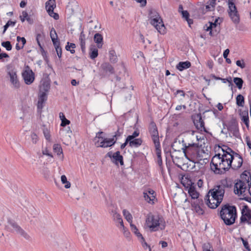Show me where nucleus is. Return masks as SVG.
I'll return each instance as SVG.
<instances>
[{
	"mask_svg": "<svg viewBox=\"0 0 251 251\" xmlns=\"http://www.w3.org/2000/svg\"><path fill=\"white\" fill-rule=\"evenodd\" d=\"M182 148L181 150L184 156L188 160L193 162L201 159L202 156L200 153V148L198 143L193 142L186 143L183 140H182Z\"/></svg>",
	"mask_w": 251,
	"mask_h": 251,
	"instance_id": "f257e3e1",
	"label": "nucleus"
},
{
	"mask_svg": "<svg viewBox=\"0 0 251 251\" xmlns=\"http://www.w3.org/2000/svg\"><path fill=\"white\" fill-rule=\"evenodd\" d=\"M232 186V184L230 181L227 179H222L220 184L215 185L213 189L210 190L208 194L212 197V201H215L218 199V203H221L225 192L227 189L231 188Z\"/></svg>",
	"mask_w": 251,
	"mask_h": 251,
	"instance_id": "f03ea898",
	"label": "nucleus"
},
{
	"mask_svg": "<svg viewBox=\"0 0 251 251\" xmlns=\"http://www.w3.org/2000/svg\"><path fill=\"white\" fill-rule=\"evenodd\" d=\"M219 214L222 220H236L237 218L236 206L229 203L221 206Z\"/></svg>",
	"mask_w": 251,
	"mask_h": 251,
	"instance_id": "7ed1b4c3",
	"label": "nucleus"
},
{
	"mask_svg": "<svg viewBox=\"0 0 251 251\" xmlns=\"http://www.w3.org/2000/svg\"><path fill=\"white\" fill-rule=\"evenodd\" d=\"M226 157L225 155H222L221 156L220 153L215 154L212 158L210 162V168L216 174H222L221 170L225 169V166L223 165L224 162V157Z\"/></svg>",
	"mask_w": 251,
	"mask_h": 251,
	"instance_id": "20e7f679",
	"label": "nucleus"
},
{
	"mask_svg": "<svg viewBox=\"0 0 251 251\" xmlns=\"http://www.w3.org/2000/svg\"><path fill=\"white\" fill-rule=\"evenodd\" d=\"M5 228L8 231L15 232L17 234H19L26 240L30 241L31 240L30 236L15 221H7V224L5 225Z\"/></svg>",
	"mask_w": 251,
	"mask_h": 251,
	"instance_id": "39448f33",
	"label": "nucleus"
},
{
	"mask_svg": "<svg viewBox=\"0 0 251 251\" xmlns=\"http://www.w3.org/2000/svg\"><path fill=\"white\" fill-rule=\"evenodd\" d=\"M150 23L160 34H164L166 33V27L162 19L157 13H155L154 15L151 16Z\"/></svg>",
	"mask_w": 251,
	"mask_h": 251,
	"instance_id": "423d86ee",
	"label": "nucleus"
},
{
	"mask_svg": "<svg viewBox=\"0 0 251 251\" xmlns=\"http://www.w3.org/2000/svg\"><path fill=\"white\" fill-rule=\"evenodd\" d=\"M22 76L27 85L32 83L35 79V74L28 65L25 66Z\"/></svg>",
	"mask_w": 251,
	"mask_h": 251,
	"instance_id": "0eeeda50",
	"label": "nucleus"
},
{
	"mask_svg": "<svg viewBox=\"0 0 251 251\" xmlns=\"http://www.w3.org/2000/svg\"><path fill=\"white\" fill-rule=\"evenodd\" d=\"M149 131L153 142L154 146H159L160 144L157 127L155 123L152 121L149 126Z\"/></svg>",
	"mask_w": 251,
	"mask_h": 251,
	"instance_id": "6e6552de",
	"label": "nucleus"
},
{
	"mask_svg": "<svg viewBox=\"0 0 251 251\" xmlns=\"http://www.w3.org/2000/svg\"><path fill=\"white\" fill-rule=\"evenodd\" d=\"M228 4V15L232 21L235 24L239 23L240 21L239 15L238 13L237 8L233 1H230Z\"/></svg>",
	"mask_w": 251,
	"mask_h": 251,
	"instance_id": "1a4fd4ad",
	"label": "nucleus"
},
{
	"mask_svg": "<svg viewBox=\"0 0 251 251\" xmlns=\"http://www.w3.org/2000/svg\"><path fill=\"white\" fill-rule=\"evenodd\" d=\"M115 225L123 233L127 241L132 240V236L128 229L124 225L123 221H116Z\"/></svg>",
	"mask_w": 251,
	"mask_h": 251,
	"instance_id": "9d476101",
	"label": "nucleus"
},
{
	"mask_svg": "<svg viewBox=\"0 0 251 251\" xmlns=\"http://www.w3.org/2000/svg\"><path fill=\"white\" fill-rule=\"evenodd\" d=\"M247 183L243 180H237L234 184V192L235 194L243 196L246 195L245 192L247 190Z\"/></svg>",
	"mask_w": 251,
	"mask_h": 251,
	"instance_id": "9b49d317",
	"label": "nucleus"
},
{
	"mask_svg": "<svg viewBox=\"0 0 251 251\" xmlns=\"http://www.w3.org/2000/svg\"><path fill=\"white\" fill-rule=\"evenodd\" d=\"M106 156L112 159V162L115 164L118 165L120 163L121 165H124L123 157L120 154V152L117 151L114 153L112 154V151H109L106 154Z\"/></svg>",
	"mask_w": 251,
	"mask_h": 251,
	"instance_id": "f8f14e48",
	"label": "nucleus"
},
{
	"mask_svg": "<svg viewBox=\"0 0 251 251\" xmlns=\"http://www.w3.org/2000/svg\"><path fill=\"white\" fill-rule=\"evenodd\" d=\"M116 142V139L114 138H104L100 142L98 140L95 145L97 147L107 148L114 145Z\"/></svg>",
	"mask_w": 251,
	"mask_h": 251,
	"instance_id": "ddd939ff",
	"label": "nucleus"
},
{
	"mask_svg": "<svg viewBox=\"0 0 251 251\" xmlns=\"http://www.w3.org/2000/svg\"><path fill=\"white\" fill-rule=\"evenodd\" d=\"M193 123L196 128L201 131L207 132L206 128L204 126V122L202 119L201 114L196 115L193 119Z\"/></svg>",
	"mask_w": 251,
	"mask_h": 251,
	"instance_id": "4468645a",
	"label": "nucleus"
},
{
	"mask_svg": "<svg viewBox=\"0 0 251 251\" xmlns=\"http://www.w3.org/2000/svg\"><path fill=\"white\" fill-rule=\"evenodd\" d=\"M10 77V81L15 88L18 89L20 87V83L18 78L17 72L14 69H11L7 73Z\"/></svg>",
	"mask_w": 251,
	"mask_h": 251,
	"instance_id": "2eb2a0df",
	"label": "nucleus"
},
{
	"mask_svg": "<svg viewBox=\"0 0 251 251\" xmlns=\"http://www.w3.org/2000/svg\"><path fill=\"white\" fill-rule=\"evenodd\" d=\"M145 227L151 232L157 231L160 228L159 221H146Z\"/></svg>",
	"mask_w": 251,
	"mask_h": 251,
	"instance_id": "dca6fc26",
	"label": "nucleus"
},
{
	"mask_svg": "<svg viewBox=\"0 0 251 251\" xmlns=\"http://www.w3.org/2000/svg\"><path fill=\"white\" fill-rule=\"evenodd\" d=\"M241 217L240 220H251V210L247 205H240Z\"/></svg>",
	"mask_w": 251,
	"mask_h": 251,
	"instance_id": "f3484780",
	"label": "nucleus"
},
{
	"mask_svg": "<svg viewBox=\"0 0 251 251\" xmlns=\"http://www.w3.org/2000/svg\"><path fill=\"white\" fill-rule=\"evenodd\" d=\"M100 68L103 74H104L103 75L104 76L107 75H110L115 73L114 68L108 62L102 63L100 66Z\"/></svg>",
	"mask_w": 251,
	"mask_h": 251,
	"instance_id": "a211bd4d",
	"label": "nucleus"
},
{
	"mask_svg": "<svg viewBox=\"0 0 251 251\" xmlns=\"http://www.w3.org/2000/svg\"><path fill=\"white\" fill-rule=\"evenodd\" d=\"M233 161V164L232 166L231 165V168L234 170H237L239 169L243 164V158L238 153H235Z\"/></svg>",
	"mask_w": 251,
	"mask_h": 251,
	"instance_id": "6ab92c4d",
	"label": "nucleus"
},
{
	"mask_svg": "<svg viewBox=\"0 0 251 251\" xmlns=\"http://www.w3.org/2000/svg\"><path fill=\"white\" fill-rule=\"evenodd\" d=\"M210 195L208 194L204 197V201L206 205L211 209L216 208L221 203H218V199L215 201H212L210 199Z\"/></svg>",
	"mask_w": 251,
	"mask_h": 251,
	"instance_id": "aec40b11",
	"label": "nucleus"
},
{
	"mask_svg": "<svg viewBox=\"0 0 251 251\" xmlns=\"http://www.w3.org/2000/svg\"><path fill=\"white\" fill-rule=\"evenodd\" d=\"M217 22H218V19H216L214 23L212 22H209V25H205L204 26V28H205L206 27V28L205 29L206 31H209V34L211 36H214L217 35L218 32L217 31V30L214 31L213 30V28H216L217 25Z\"/></svg>",
	"mask_w": 251,
	"mask_h": 251,
	"instance_id": "412c9836",
	"label": "nucleus"
},
{
	"mask_svg": "<svg viewBox=\"0 0 251 251\" xmlns=\"http://www.w3.org/2000/svg\"><path fill=\"white\" fill-rule=\"evenodd\" d=\"M201 204H202V200H197L192 202V205L198 215H202L204 213V210L201 206Z\"/></svg>",
	"mask_w": 251,
	"mask_h": 251,
	"instance_id": "4be33fe9",
	"label": "nucleus"
},
{
	"mask_svg": "<svg viewBox=\"0 0 251 251\" xmlns=\"http://www.w3.org/2000/svg\"><path fill=\"white\" fill-rule=\"evenodd\" d=\"M181 183L183 185V186L185 187V190L187 191L190 187H192L195 185L194 183H193L190 178H188V176L185 177L184 178L182 177L181 180Z\"/></svg>",
	"mask_w": 251,
	"mask_h": 251,
	"instance_id": "5701e85b",
	"label": "nucleus"
},
{
	"mask_svg": "<svg viewBox=\"0 0 251 251\" xmlns=\"http://www.w3.org/2000/svg\"><path fill=\"white\" fill-rule=\"evenodd\" d=\"M79 41L80 42V46L81 48V50L83 52V53H85V44H86V36L83 31L81 32L79 37Z\"/></svg>",
	"mask_w": 251,
	"mask_h": 251,
	"instance_id": "b1692460",
	"label": "nucleus"
},
{
	"mask_svg": "<svg viewBox=\"0 0 251 251\" xmlns=\"http://www.w3.org/2000/svg\"><path fill=\"white\" fill-rule=\"evenodd\" d=\"M187 191H188L189 195L191 197L192 199H194V201L197 200H200L199 199V194L196 191L195 185L190 187Z\"/></svg>",
	"mask_w": 251,
	"mask_h": 251,
	"instance_id": "393cba45",
	"label": "nucleus"
},
{
	"mask_svg": "<svg viewBox=\"0 0 251 251\" xmlns=\"http://www.w3.org/2000/svg\"><path fill=\"white\" fill-rule=\"evenodd\" d=\"M191 66L190 62L186 61L185 62H179L176 65V68L180 71L189 68Z\"/></svg>",
	"mask_w": 251,
	"mask_h": 251,
	"instance_id": "a878e982",
	"label": "nucleus"
},
{
	"mask_svg": "<svg viewBox=\"0 0 251 251\" xmlns=\"http://www.w3.org/2000/svg\"><path fill=\"white\" fill-rule=\"evenodd\" d=\"M241 180H243L248 184L251 182V174L250 172L248 171H244L241 175Z\"/></svg>",
	"mask_w": 251,
	"mask_h": 251,
	"instance_id": "bb28decb",
	"label": "nucleus"
},
{
	"mask_svg": "<svg viewBox=\"0 0 251 251\" xmlns=\"http://www.w3.org/2000/svg\"><path fill=\"white\" fill-rule=\"evenodd\" d=\"M56 7V3L55 0H49L46 2V9L48 13L52 12L54 9Z\"/></svg>",
	"mask_w": 251,
	"mask_h": 251,
	"instance_id": "cd10ccee",
	"label": "nucleus"
},
{
	"mask_svg": "<svg viewBox=\"0 0 251 251\" xmlns=\"http://www.w3.org/2000/svg\"><path fill=\"white\" fill-rule=\"evenodd\" d=\"M232 157L230 158H224V162H223V165L225 166V169L221 170V171L222 172V174L225 173L226 171L229 170L230 168L231 167V164L233 160H232Z\"/></svg>",
	"mask_w": 251,
	"mask_h": 251,
	"instance_id": "c85d7f7f",
	"label": "nucleus"
},
{
	"mask_svg": "<svg viewBox=\"0 0 251 251\" xmlns=\"http://www.w3.org/2000/svg\"><path fill=\"white\" fill-rule=\"evenodd\" d=\"M224 148H226V150H225V152H223V154L222 155H225L226 157H225V158H226L227 156H229L228 158H230L231 157H232V160H233V159H234L235 153H237L235 152L231 148L227 147V146H224Z\"/></svg>",
	"mask_w": 251,
	"mask_h": 251,
	"instance_id": "c756f323",
	"label": "nucleus"
},
{
	"mask_svg": "<svg viewBox=\"0 0 251 251\" xmlns=\"http://www.w3.org/2000/svg\"><path fill=\"white\" fill-rule=\"evenodd\" d=\"M20 18L22 22L26 20L30 24L33 23V19L30 18V16L28 15V13L25 11L22 12V15L20 16Z\"/></svg>",
	"mask_w": 251,
	"mask_h": 251,
	"instance_id": "7c9ffc66",
	"label": "nucleus"
},
{
	"mask_svg": "<svg viewBox=\"0 0 251 251\" xmlns=\"http://www.w3.org/2000/svg\"><path fill=\"white\" fill-rule=\"evenodd\" d=\"M41 84L40 86V92H47L50 89V83L49 81L47 80H43L41 82Z\"/></svg>",
	"mask_w": 251,
	"mask_h": 251,
	"instance_id": "2f4dec72",
	"label": "nucleus"
},
{
	"mask_svg": "<svg viewBox=\"0 0 251 251\" xmlns=\"http://www.w3.org/2000/svg\"><path fill=\"white\" fill-rule=\"evenodd\" d=\"M94 41L97 44L98 48H101L102 46L103 37L99 33L95 34L94 37Z\"/></svg>",
	"mask_w": 251,
	"mask_h": 251,
	"instance_id": "473e14b6",
	"label": "nucleus"
},
{
	"mask_svg": "<svg viewBox=\"0 0 251 251\" xmlns=\"http://www.w3.org/2000/svg\"><path fill=\"white\" fill-rule=\"evenodd\" d=\"M128 221L130 223L132 232L137 236L139 240H140L142 237H143L142 234L139 232L136 226L133 225L132 222H130V221Z\"/></svg>",
	"mask_w": 251,
	"mask_h": 251,
	"instance_id": "72a5a7b5",
	"label": "nucleus"
},
{
	"mask_svg": "<svg viewBox=\"0 0 251 251\" xmlns=\"http://www.w3.org/2000/svg\"><path fill=\"white\" fill-rule=\"evenodd\" d=\"M156 149V153L157 157V163L158 165L161 168L162 165V160L161 158V151L160 145L159 146H155Z\"/></svg>",
	"mask_w": 251,
	"mask_h": 251,
	"instance_id": "f704fd0d",
	"label": "nucleus"
},
{
	"mask_svg": "<svg viewBox=\"0 0 251 251\" xmlns=\"http://www.w3.org/2000/svg\"><path fill=\"white\" fill-rule=\"evenodd\" d=\"M143 141L141 138L134 139L129 141V146L131 147H138L142 145Z\"/></svg>",
	"mask_w": 251,
	"mask_h": 251,
	"instance_id": "c9c22d12",
	"label": "nucleus"
},
{
	"mask_svg": "<svg viewBox=\"0 0 251 251\" xmlns=\"http://www.w3.org/2000/svg\"><path fill=\"white\" fill-rule=\"evenodd\" d=\"M109 60L112 63H115L118 61L117 56L116 54V52L114 50H110L109 51Z\"/></svg>",
	"mask_w": 251,
	"mask_h": 251,
	"instance_id": "e433bc0d",
	"label": "nucleus"
},
{
	"mask_svg": "<svg viewBox=\"0 0 251 251\" xmlns=\"http://www.w3.org/2000/svg\"><path fill=\"white\" fill-rule=\"evenodd\" d=\"M236 104L238 106L243 107L244 105L245 100L244 97L241 94H239L236 97Z\"/></svg>",
	"mask_w": 251,
	"mask_h": 251,
	"instance_id": "4c0bfd02",
	"label": "nucleus"
},
{
	"mask_svg": "<svg viewBox=\"0 0 251 251\" xmlns=\"http://www.w3.org/2000/svg\"><path fill=\"white\" fill-rule=\"evenodd\" d=\"M144 198L145 200L149 203H153V200L155 198L154 195L150 196L148 195L147 192L143 193Z\"/></svg>",
	"mask_w": 251,
	"mask_h": 251,
	"instance_id": "58836bf2",
	"label": "nucleus"
},
{
	"mask_svg": "<svg viewBox=\"0 0 251 251\" xmlns=\"http://www.w3.org/2000/svg\"><path fill=\"white\" fill-rule=\"evenodd\" d=\"M233 81L239 89H242L244 81L241 78L237 77H234L233 78Z\"/></svg>",
	"mask_w": 251,
	"mask_h": 251,
	"instance_id": "ea45409f",
	"label": "nucleus"
},
{
	"mask_svg": "<svg viewBox=\"0 0 251 251\" xmlns=\"http://www.w3.org/2000/svg\"><path fill=\"white\" fill-rule=\"evenodd\" d=\"M53 150L54 152L56 153L57 155H60L63 154L62 149L59 144H54L53 146Z\"/></svg>",
	"mask_w": 251,
	"mask_h": 251,
	"instance_id": "a19ab883",
	"label": "nucleus"
},
{
	"mask_svg": "<svg viewBox=\"0 0 251 251\" xmlns=\"http://www.w3.org/2000/svg\"><path fill=\"white\" fill-rule=\"evenodd\" d=\"M216 4H212V1L209 0L207 2V4L205 5V12L209 11H213L215 10Z\"/></svg>",
	"mask_w": 251,
	"mask_h": 251,
	"instance_id": "79ce46f5",
	"label": "nucleus"
},
{
	"mask_svg": "<svg viewBox=\"0 0 251 251\" xmlns=\"http://www.w3.org/2000/svg\"><path fill=\"white\" fill-rule=\"evenodd\" d=\"M43 132L44 135V136L47 140L48 141H50V131L48 129V128L44 125L43 126Z\"/></svg>",
	"mask_w": 251,
	"mask_h": 251,
	"instance_id": "37998d69",
	"label": "nucleus"
},
{
	"mask_svg": "<svg viewBox=\"0 0 251 251\" xmlns=\"http://www.w3.org/2000/svg\"><path fill=\"white\" fill-rule=\"evenodd\" d=\"M202 251H214L212 245L210 243H205L202 245Z\"/></svg>",
	"mask_w": 251,
	"mask_h": 251,
	"instance_id": "c03bdc74",
	"label": "nucleus"
},
{
	"mask_svg": "<svg viewBox=\"0 0 251 251\" xmlns=\"http://www.w3.org/2000/svg\"><path fill=\"white\" fill-rule=\"evenodd\" d=\"M162 217L159 216L157 214H153L152 213H149L148 214L146 220H161Z\"/></svg>",
	"mask_w": 251,
	"mask_h": 251,
	"instance_id": "a18cd8bd",
	"label": "nucleus"
},
{
	"mask_svg": "<svg viewBox=\"0 0 251 251\" xmlns=\"http://www.w3.org/2000/svg\"><path fill=\"white\" fill-rule=\"evenodd\" d=\"M61 182L63 184H65V188L68 189L71 187V183L67 180V177L65 175H62L61 176Z\"/></svg>",
	"mask_w": 251,
	"mask_h": 251,
	"instance_id": "49530a36",
	"label": "nucleus"
},
{
	"mask_svg": "<svg viewBox=\"0 0 251 251\" xmlns=\"http://www.w3.org/2000/svg\"><path fill=\"white\" fill-rule=\"evenodd\" d=\"M90 50L91 52L90 53V57L91 59H94L96 58L98 55V50L96 48H91Z\"/></svg>",
	"mask_w": 251,
	"mask_h": 251,
	"instance_id": "de8ad7c7",
	"label": "nucleus"
},
{
	"mask_svg": "<svg viewBox=\"0 0 251 251\" xmlns=\"http://www.w3.org/2000/svg\"><path fill=\"white\" fill-rule=\"evenodd\" d=\"M45 38V36L44 33H38L36 34V40L37 42L38 45H40L41 42L44 40Z\"/></svg>",
	"mask_w": 251,
	"mask_h": 251,
	"instance_id": "09e8293b",
	"label": "nucleus"
},
{
	"mask_svg": "<svg viewBox=\"0 0 251 251\" xmlns=\"http://www.w3.org/2000/svg\"><path fill=\"white\" fill-rule=\"evenodd\" d=\"M140 242L141 243L142 247L144 249H149V251H151V248L149 245L146 242L144 237H142L140 240H139Z\"/></svg>",
	"mask_w": 251,
	"mask_h": 251,
	"instance_id": "8fccbe9b",
	"label": "nucleus"
},
{
	"mask_svg": "<svg viewBox=\"0 0 251 251\" xmlns=\"http://www.w3.org/2000/svg\"><path fill=\"white\" fill-rule=\"evenodd\" d=\"M1 46L5 48L8 51L11 50H12V47L10 41H7L2 42Z\"/></svg>",
	"mask_w": 251,
	"mask_h": 251,
	"instance_id": "3c124183",
	"label": "nucleus"
},
{
	"mask_svg": "<svg viewBox=\"0 0 251 251\" xmlns=\"http://www.w3.org/2000/svg\"><path fill=\"white\" fill-rule=\"evenodd\" d=\"M38 100L45 102L47 100V95L45 92H40Z\"/></svg>",
	"mask_w": 251,
	"mask_h": 251,
	"instance_id": "603ef678",
	"label": "nucleus"
},
{
	"mask_svg": "<svg viewBox=\"0 0 251 251\" xmlns=\"http://www.w3.org/2000/svg\"><path fill=\"white\" fill-rule=\"evenodd\" d=\"M242 121L243 123H249V118L248 116V112L244 111L242 113Z\"/></svg>",
	"mask_w": 251,
	"mask_h": 251,
	"instance_id": "864d4df0",
	"label": "nucleus"
},
{
	"mask_svg": "<svg viewBox=\"0 0 251 251\" xmlns=\"http://www.w3.org/2000/svg\"><path fill=\"white\" fill-rule=\"evenodd\" d=\"M123 213L126 220H132V216L128 211L124 209L123 210Z\"/></svg>",
	"mask_w": 251,
	"mask_h": 251,
	"instance_id": "5fc2aeb1",
	"label": "nucleus"
},
{
	"mask_svg": "<svg viewBox=\"0 0 251 251\" xmlns=\"http://www.w3.org/2000/svg\"><path fill=\"white\" fill-rule=\"evenodd\" d=\"M50 36L51 39V40H56L58 39V36L56 33V30L55 29L52 27L50 31Z\"/></svg>",
	"mask_w": 251,
	"mask_h": 251,
	"instance_id": "6e6d98bb",
	"label": "nucleus"
},
{
	"mask_svg": "<svg viewBox=\"0 0 251 251\" xmlns=\"http://www.w3.org/2000/svg\"><path fill=\"white\" fill-rule=\"evenodd\" d=\"M139 135V131L138 130H135L134 131V132L132 133V135H128L127 137V139L130 141L132 139H135L136 137L138 136Z\"/></svg>",
	"mask_w": 251,
	"mask_h": 251,
	"instance_id": "4d7b16f0",
	"label": "nucleus"
},
{
	"mask_svg": "<svg viewBox=\"0 0 251 251\" xmlns=\"http://www.w3.org/2000/svg\"><path fill=\"white\" fill-rule=\"evenodd\" d=\"M30 136H31L32 142L33 144H36L37 142V141H38V136L37 135V134L36 133L33 132L31 134Z\"/></svg>",
	"mask_w": 251,
	"mask_h": 251,
	"instance_id": "13d9d810",
	"label": "nucleus"
},
{
	"mask_svg": "<svg viewBox=\"0 0 251 251\" xmlns=\"http://www.w3.org/2000/svg\"><path fill=\"white\" fill-rule=\"evenodd\" d=\"M232 129L233 135L236 137H238L239 136V132L237 127L236 126H233Z\"/></svg>",
	"mask_w": 251,
	"mask_h": 251,
	"instance_id": "bf43d9fd",
	"label": "nucleus"
},
{
	"mask_svg": "<svg viewBox=\"0 0 251 251\" xmlns=\"http://www.w3.org/2000/svg\"><path fill=\"white\" fill-rule=\"evenodd\" d=\"M45 102L43 101H41L39 100H38V103H37V109H38V112L41 113L42 111V109L44 107V103Z\"/></svg>",
	"mask_w": 251,
	"mask_h": 251,
	"instance_id": "052dcab7",
	"label": "nucleus"
},
{
	"mask_svg": "<svg viewBox=\"0 0 251 251\" xmlns=\"http://www.w3.org/2000/svg\"><path fill=\"white\" fill-rule=\"evenodd\" d=\"M242 242H243V245L244 246V247L248 250V251H251V248L249 245V244H248V242L247 240H245L244 239V238H241Z\"/></svg>",
	"mask_w": 251,
	"mask_h": 251,
	"instance_id": "680f3d73",
	"label": "nucleus"
},
{
	"mask_svg": "<svg viewBox=\"0 0 251 251\" xmlns=\"http://www.w3.org/2000/svg\"><path fill=\"white\" fill-rule=\"evenodd\" d=\"M17 41L19 42L20 41L22 42V46H23V47H24L26 43V40L25 37H21L20 36L17 37Z\"/></svg>",
	"mask_w": 251,
	"mask_h": 251,
	"instance_id": "e2e57ef3",
	"label": "nucleus"
},
{
	"mask_svg": "<svg viewBox=\"0 0 251 251\" xmlns=\"http://www.w3.org/2000/svg\"><path fill=\"white\" fill-rule=\"evenodd\" d=\"M48 14L50 16L53 17L55 20H58L59 18V15L56 13H54L53 11H52V12L48 13Z\"/></svg>",
	"mask_w": 251,
	"mask_h": 251,
	"instance_id": "0e129e2a",
	"label": "nucleus"
},
{
	"mask_svg": "<svg viewBox=\"0 0 251 251\" xmlns=\"http://www.w3.org/2000/svg\"><path fill=\"white\" fill-rule=\"evenodd\" d=\"M52 42L53 43V46H54L55 49L57 48V47H60V43L58 39L56 40H52Z\"/></svg>",
	"mask_w": 251,
	"mask_h": 251,
	"instance_id": "69168bd1",
	"label": "nucleus"
},
{
	"mask_svg": "<svg viewBox=\"0 0 251 251\" xmlns=\"http://www.w3.org/2000/svg\"><path fill=\"white\" fill-rule=\"evenodd\" d=\"M122 132L120 131V129H118L117 131L115 132V134L114 136H113L112 138H114V139H116V141L118 138L120 137L122 134Z\"/></svg>",
	"mask_w": 251,
	"mask_h": 251,
	"instance_id": "338daca9",
	"label": "nucleus"
},
{
	"mask_svg": "<svg viewBox=\"0 0 251 251\" xmlns=\"http://www.w3.org/2000/svg\"><path fill=\"white\" fill-rule=\"evenodd\" d=\"M182 17L185 18V19H188L189 17V13L187 10H184V11H182L181 13Z\"/></svg>",
	"mask_w": 251,
	"mask_h": 251,
	"instance_id": "774afa93",
	"label": "nucleus"
}]
</instances>
